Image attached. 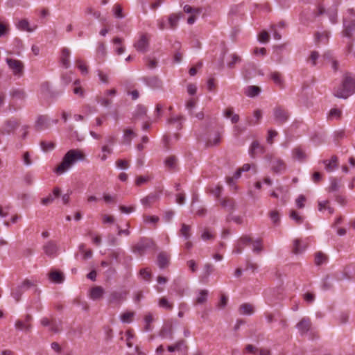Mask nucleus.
Returning <instances> with one entry per match:
<instances>
[{"mask_svg": "<svg viewBox=\"0 0 355 355\" xmlns=\"http://www.w3.org/2000/svg\"><path fill=\"white\" fill-rule=\"evenodd\" d=\"M6 62L9 68L12 71L14 75L21 76L22 74L24 65L21 61L12 58H7Z\"/></svg>", "mask_w": 355, "mask_h": 355, "instance_id": "obj_12", "label": "nucleus"}, {"mask_svg": "<svg viewBox=\"0 0 355 355\" xmlns=\"http://www.w3.org/2000/svg\"><path fill=\"white\" fill-rule=\"evenodd\" d=\"M147 109L145 106L142 105H139L137 107V109L133 114L132 120L134 121L143 119L144 116L146 115Z\"/></svg>", "mask_w": 355, "mask_h": 355, "instance_id": "obj_29", "label": "nucleus"}, {"mask_svg": "<svg viewBox=\"0 0 355 355\" xmlns=\"http://www.w3.org/2000/svg\"><path fill=\"white\" fill-rule=\"evenodd\" d=\"M144 322H145V326H144V331H150L153 330V327L151 325V323L153 322V317L151 313H148L144 317Z\"/></svg>", "mask_w": 355, "mask_h": 355, "instance_id": "obj_40", "label": "nucleus"}, {"mask_svg": "<svg viewBox=\"0 0 355 355\" xmlns=\"http://www.w3.org/2000/svg\"><path fill=\"white\" fill-rule=\"evenodd\" d=\"M355 92V80L349 76H345L342 85L334 92V96L340 98H347Z\"/></svg>", "mask_w": 355, "mask_h": 355, "instance_id": "obj_2", "label": "nucleus"}, {"mask_svg": "<svg viewBox=\"0 0 355 355\" xmlns=\"http://www.w3.org/2000/svg\"><path fill=\"white\" fill-rule=\"evenodd\" d=\"M126 295L127 292L125 291H112L109 296V303L119 305L126 299Z\"/></svg>", "mask_w": 355, "mask_h": 355, "instance_id": "obj_10", "label": "nucleus"}, {"mask_svg": "<svg viewBox=\"0 0 355 355\" xmlns=\"http://www.w3.org/2000/svg\"><path fill=\"white\" fill-rule=\"evenodd\" d=\"M320 54L316 51H313L311 52L309 58L308 59V62H311L312 66L316 65V61L319 58Z\"/></svg>", "mask_w": 355, "mask_h": 355, "instance_id": "obj_54", "label": "nucleus"}, {"mask_svg": "<svg viewBox=\"0 0 355 355\" xmlns=\"http://www.w3.org/2000/svg\"><path fill=\"white\" fill-rule=\"evenodd\" d=\"M51 121L56 124L58 119L51 121L50 118L47 115H40L37 117L35 123V128L37 131H41L50 128Z\"/></svg>", "mask_w": 355, "mask_h": 355, "instance_id": "obj_6", "label": "nucleus"}, {"mask_svg": "<svg viewBox=\"0 0 355 355\" xmlns=\"http://www.w3.org/2000/svg\"><path fill=\"white\" fill-rule=\"evenodd\" d=\"M146 84L153 89H159L162 87V80L157 76H150L144 78Z\"/></svg>", "mask_w": 355, "mask_h": 355, "instance_id": "obj_21", "label": "nucleus"}, {"mask_svg": "<svg viewBox=\"0 0 355 355\" xmlns=\"http://www.w3.org/2000/svg\"><path fill=\"white\" fill-rule=\"evenodd\" d=\"M293 157L295 159L300 162H304L307 158L305 150L300 146L296 147L293 150Z\"/></svg>", "mask_w": 355, "mask_h": 355, "instance_id": "obj_24", "label": "nucleus"}, {"mask_svg": "<svg viewBox=\"0 0 355 355\" xmlns=\"http://www.w3.org/2000/svg\"><path fill=\"white\" fill-rule=\"evenodd\" d=\"M264 152V147L259 141H254L252 143L249 153L252 158H254L257 154H263Z\"/></svg>", "mask_w": 355, "mask_h": 355, "instance_id": "obj_20", "label": "nucleus"}, {"mask_svg": "<svg viewBox=\"0 0 355 355\" xmlns=\"http://www.w3.org/2000/svg\"><path fill=\"white\" fill-rule=\"evenodd\" d=\"M271 80L280 89H284L285 87L284 80L282 74L278 71L272 72L270 75Z\"/></svg>", "mask_w": 355, "mask_h": 355, "instance_id": "obj_23", "label": "nucleus"}, {"mask_svg": "<svg viewBox=\"0 0 355 355\" xmlns=\"http://www.w3.org/2000/svg\"><path fill=\"white\" fill-rule=\"evenodd\" d=\"M17 27L21 31L30 33L34 31L37 28L36 26H35L33 28H31L29 25L28 21L26 19L19 20L17 24Z\"/></svg>", "mask_w": 355, "mask_h": 355, "instance_id": "obj_30", "label": "nucleus"}, {"mask_svg": "<svg viewBox=\"0 0 355 355\" xmlns=\"http://www.w3.org/2000/svg\"><path fill=\"white\" fill-rule=\"evenodd\" d=\"M149 46V38L147 34H142L139 39L134 44L136 50L141 53H145L148 51Z\"/></svg>", "mask_w": 355, "mask_h": 355, "instance_id": "obj_8", "label": "nucleus"}, {"mask_svg": "<svg viewBox=\"0 0 355 355\" xmlns=\"http://www.w3.org/2000/svg\"><path fill=\"white\" fill-rule=\"evenodd\" d=\"M101 150L103 152V155L101 156V159L102 161H105L107 159V154L110 155L113 152L111 146H109L107 144H104L101 148Z\"/></svg>", "mask_w": 355, "mask_h": 355, "instance_id": "obj_45", "label": "nucleus"}, {"mask_svg": "<svg viewBox=\"0 0 355 355\" xmlns=\"http://www.w3.org/2000/svg\"><path fill=\"white\" fill-rule=\"evenodd\" d=\"M137 135L131 129L127 128L123 131L124 141L128 144H130L131 143L132 138L135 137Z\"/></svg>", "mask_w": 355, "mask_h": 355, "instance_id": "obj_39", "label": "nucleus"}, {"mask_svg": "<svg viewBox=\"0 0 355 355\" xmlns=\"http://www.w3.org/2000/svg\"><path fill=\"white\" fill-rule=\"evenodd\" d=\"M252 245V251L256 254H259L263 250L262 240L257 239V240L250 243Z\"/></svg>", "mask_w": 355, "mask_h": 355, "instance_id": "obj_37", "label": "nucleus"}, {"mask_svg": "<svg viewBox=\"0 0 355 355\" xmlns=\"http://www.w3.org/2000/svg\"><path fill=\"white\" fill-rule=\"evenodd\" d=\"M155 244L153 241L148 238H141L135 245L132 248V251L134 254L138 256H143L148 249L153 248Z\"/></svg>", "mask_w": 355, "mask_h": 355, "instance_id": "obj_3", "label": "nucleus"}, {"mask_svg": "<svg viewBox=\"0 0 355 355\" xmlns=\"http://www.w3.org/2000/svg\"><path fill=\"white\" fill-rule=\"evenodd\" d=\"M19 125V122L14 119H9L4 123V125L0 131L1 134H10L14 131Z\"/></svg>", "mask_w": 355, "mask_h": 355, "instance_id": "obj_14", "label": "nucleus"}, {"mask_svg": "<svg viewBox=\"0 0 355 355\" xmlns=\"http://www.w3.org/2000/svg\"><path fill=\"white\" fill-rule=\"evenodd\" d=\"M70 55L71 51L67 47L62 49L60 61L62 67H64L65 69H68L71 66L69 60Z\"/></svg>", "mask_w": 355, "mask_h": 355, "instance_id": "obj_19", "label": "nucleus"}, {"mask_svg": "<svg viewBox=\"0 0 355 355\" xmlns=\"http://www.w3.org/2000/svg\"><path fill=\"white\" fill-rule=\"evenodd\" d=\"M231 60L227 62V67L230 69L234 67L235 64L239 63L241 62V58L236 55V53H233L230 55Z\"/></svg>", "mask_w": 355, "mask_h": 355, "instance_id": "obj_47", "label": "nucleus"}, {"mask_svg": "<svg viewBox=\"0 0 355 355\" xmlns=\"http://www.w3.org/2000/svg\"><path fill=\"white\" fill-rule=\"evenodd\" d=\"M135 316V312L127 311L121 315L120 319L123 323H130Z\"/></svg>", "mask_w": 355, "mask_h": 355, "instance_id": "obj_41", "label": "nucleus"}, {"mask_svg": "<svg viewBox=\"0 0 355 355\" xmlns=\"http://www.w3.org/2000/svg\"><path fill=\"white\" fill-rule=\"evenodd\" d=\"M10 96L18 99H24L26 96V93L23 89H17L10 92Z\"/></svg>", "mask_w": 355, "mask_h": 355, "instance_id": "obj_50", "label": "nucleus"}, {"mask_svg": "<svg viewBox=\"0 0 355 355\" xmlns=\"http://www.w3.org/2000/svg\"><path fill=\"white\" fill-rule=\"evenodd\" d=\"M311 322L309 318H302L300 321L296 324V328L298 329L301 335L306 334L311 329Z\"/></svg>", "mask_w": 355, "mask_h": 355, "instance_id": "obj_16", "label": "nucleus"}, {"mask_svg": "<svg viewBox=\"0 0 355 355\" xmlns=\"http://www.w3.org/2000/svg\"><path fill=\"white\" fill-rule=\"evenodd\" d=\"M143 218L144 221L146 223L156 224L159 220V217L156 216L144 215Z\"/></svg>", "mask_w": 355, "mask_h": 355, "instance_id": "obj_57", "label": "nucleus"}, {"mask_svg": "<svg viewBox=\"0 0 355 355\" xmlns=\"http://www.w3.org/2000/svg\"><path fill=\"white\" fill-rule=\"evenodd\" d=\"M77 67L80 70L83 74H87L88 73L87 67L83 63V62L78 59L76 60Z\"/></svg>", "mask_w": 355, "mask_h": 355, "instance_id": "obj_64", "label": "nucleus"}, {"mask_svg": "<svg viewBox=\"0 0 355 355\" xmlns=\"http://www.w3.org/2000/svg\"><path fill=\"white\" fill-rule=\"evenodd\" d=\"M43 250L48 257H54L57 255L58 247L54 241H49L43 245Z\"/></svg>", "mask_w": 355, "mask_h": 355, "instance_id": "obj_15", "label": "nucleus"}, {"mask_svg": "<svg viewBox=\"0 0 355 355\" xmlns=\"http://www.w3.org/2000/svg\"><path fill=\"white\" fill-rule=\"evenodd\" d=\"M40 323L43 327H48L49 331L55 334H58L61 331V322L56 321L55 319H49L48 318H42Z\"/></svg>", "mask_w": 355, "mask_h": 355, "instance_id": "obj_7", "label": "nucleus"}, {"mask_svg": "<svg viewBox=\"0 0 355 355\" xmlns=\"http://www.w3.org/2000/svg\"><path fill=\"white\" fill-rule=\"evenodd\" d=\"M41 90L45 95L53 97L54 96L53 92L51 89L49 83H44L41 85Z\"/></svg>", "mask_w": 355, "mask_h": 355, "instance_id": "obj_52", "label": "nucleus"}, {"mask_svg": "<svg viewBox=\"0 0 355 355\" xmlns=\"http://www.w3.org/2000/svg\"><path fill=\"white\" fill-rule=\"evenodd\" d=\"M327 261V257L323 253L318 252L315 254V263L316 265L320 266Z\"/></svg>", "mask_w": 355, "mask_h": 355, "instance_id": "obj_49", "label": "nucleus"}, {"mask_svg": "<svg viewBox=\"0 0 355 355\" xmlns=\"http://www.w3.org/2000/svg\"><path fill=\"white\" fill-rule=\"evenodd\" d=\"M159 194L158 193H150L141 199V203L145 207H150L153 203L159 200Z\"/></svg>", "mask_w": 355, "mask_h": 355, "instance_id": "obj_17", "label": "nucleus"}, {"mask_svg": "<svg viewBox=\"0 0 355 355\" xmlns=\"http://www.w3.org/2000/svg\"><path fill=\"white\" fill-rule=\"evenodd\" d=\"M343 35L347 37H352L353 34L355 33V19H343Z\"/></svg>", "mask_w": 355, "mask_h": 355, "instance_id": "obj_11", "label": "nucleus"}, {"mask_svg": "<svg viewBox=\"0 0 355 355\" xmlns=\"http://www.w3.org/2000/svg\"><path fill=\"white\" fill-rule=\"evenodd\" d=\"M197 103V98H191L186 103V108L189 111L191 115L193 114V110L196 107Z\"/></svg>", "mask_w": 355, "mask_h": 355, "instance_id": "obj_46", "label": "nucleus"}, {"mask_svg": "<svg viewBox=\"0 0 355 355\" xmlns=\"http://www.w3.org/2000/svg\"><path fill=\"white\" fill-rule=\"evenodd\" d=\"M273 114L275 122L279 125L286 123L290 116L288 111L282 107H276L273 110Z\"/></svg>", "mask_w": 355, "mask_h": 355, "instance_id": "obj_5", "label": "nucleus"}, {"mask_svg": "<svg viewBox=\"0 0 355 355\" xmlns=\"http://www.w3.org/2000/svg\"><path fill=\"white\" fill-rule=\"evenodd\" d=\"M176 163H177V158H176V157H175L173 155L168 157L164 161L165 166L167 168H168L169 169L175 168V166H176Z\"/></svg>", "mask_w": 355, "mask_h": 355, "instance_id": "obj_42", "label": "nucleus"}, {"mask_svg": "<svg viewBox=\"0 0 355 355\" xmlns=\"http://www.w3.org/2000/svg\"><path fill=\"white\" fill-rule=\"evenodd\" d=\"M49 278L51 282L55 284H61L64 281L63 274L57 270H51L49 273Z\"/></svg>", "mask_w": 355, "mask_h": 355, "instance_id": "obj_27", "label": "nucleus"}, {"mask_svg": "<svg viewBox=\"0 0 355 355\" xmlns=\"http://www.w3.org/2000/svg\"><path fill=\"white\" fill-rule=\"evenodd\" d=\"M24 291L21 290V288H19V286H17L12 292V296L15 299L16 302H19L21 296L22 295Z\"/></svg>", "mask_w": 355, "mask_h": 355, "instance_id": "obj_59", "label": "nucleus"}, {"mask_svg": "<svg viewBox=\"0 0 355 355\" xmlns=\"http://www.w3.org/2000/svg\"><path fill=\"white\" fill-rule=\"evenodd\" d=\"M207 295L208 291L207 290H201L196 298V302L198 304L205 303L207 301Z\"/></svg>", "mask_w": 355, "mask_h": 355, "instance_id": "obj_53", "label": "nucleus"}, {"mask_svg": "<svg viewBox=\"0 0 355 355\" xmlns=\"http://www.w3.org/2000/svg\"><path fill=\"white\" fill-rule=\"evenodd\" d=\"M341 111L336 108H333L329 111V118L331 119H340L341 116Z\"/></svg>", "mask_w": 355, "mask_h": 355, "instance_id": "obj_58", "label": "nucleus"}, {"mask_svg": "<svg viewBox=\"0 0 355 355\" xmlns=\"http://www.w3.org/2000/svg\"><path fill=\"white\" fill-rule=\"evenodd\" d=\"M32 316L31 315H26L24 320H17L15 322V328L20 331H24L26 332H28L32 329Z\"/></svg>", "mask_w": 355, "mask_h": 355, "instance_id": "obj_9", "label": "nucleus"}, {"mask_svg": "<svg viewBox=\"0 0 355 355\" xmlns=\"http://www.w3.org/2000/svg\"><path fill=\"white\" fill-rule=\"evenodd\" d=\"M290 217L296 222L297 224H301L303 222V218L299 214L293 210L291 212Z\"/></svg>", "mask_w": 355, "mask_h": 355, "instance_id": "obj_61", "label": "nucleus"}, {"mask_svg": "<svg viewBox=\"0 0 355 355\" xmlns=\"http://www.w3.org/2000/svg\"><path fill=\"white\" fill-rule=\"evenodd\" d=\"M104 293L105 291L103 287L96 286L91 288L89 291V297L93 300H97L103 297Z\"/></svg>", "mask_w": 355, "mask_h": 355, "instance_id": "obj_22", "label": "nucleus"}, {"mask_svg": "<svg viewBox=\"0 0 355 355\" xmlns=\"http://www.w3.org/2000/svg\"><path fill=\"white\" fill-rule=\"evenodd\" d=\"M269 217L275 225H277L280 222V214L278 211L272 210L269 212Z\"/></svg>", "mask_w": 355, "mask_h": 355, "instance_id": "obj_44", "label": "nucleus"}, {"mask_svg": "<svg viewBox=\"0 0 355 355\" xmlns=\"http://www.w3.org/2000/svg\"><path fill=\"white\" fill-rule=\"evenodd\" d=\"M306 245H302L300 239H295L293 241V252L294 254H300L305 250Z\"/></svg>", "mask_w": 355, "mask_h": 355, "instance_id": "obj_33", "label": "nucleus"}, {"mask_svg": "<svg viewBox=\"0 0 355 355\" xmlns=\"http://www.w3.org/2000/svg\"><path fill=\"white\" fill-rule=\"evenodd\" d=\"M342 179L338 178L331 177L330 178V185L327 188L328 192H336L341 187Z\"/></svg>", "mask_w": 355, "mask_h": 355, "instance_id": "obj_25", "label": "nucleus"}, {"mask_svg": "<svg viewBox=\"0 0 355 355\" xmlns=\"http://www.w3.org/2000/svg\"><path fill=\"white\" fill-rule=\"evenodd\" d=\"M252 242V239L247 235H243L239 238L235 244L234 248L232 251L235 254H241L243 252L245 245H248Z\"/></svg>", "mask_w": 355, "mask_h": 355, "instance_id": "obj_13", "label": "nucleus"}, {"mask_svg": "<svg viewBox=\"0 0 355 355\" xmlns=\"http://www.w3.org/2000/svg\"><path fill=\"white\" fill-rule=\"evenodd\" d=\"M191 229L190 225L182 223L181 229L180 230V234L182 236L184 239L189 240L191 237Z\"/></svg>", "mask_w": 355, "mask_h": 355, "instance_id": "obj_34", "label": "nucleus"}, {"mask_svg": "<svg viewBox=\"0 0 355 355\" xmlns=\"http://www.w3.org/2000/svg\"><path fill=\"white\" fill-rule=\"evenodd\" d=\"M85 155L79 149H71L64 155L61 163L55 168L54 171L61 175L71 168L76 162L84 161Z\"/></svg>", "mask_w": 355, "mask_h": 355, "instance_id": "obj_1", "label": "nucleus"}, {"mask_svg": "<svg viewBox=\"0 0 355 355\" xmlns=\"http://www.w3.org/2000/svg\"><path fill=\"white\" fill-rule=\"evenodd\" d=\"M329 39V34L328 33L323 32V33H317L315 34V41L317 42H324L326 43L328 41Z\"/></svg>", "mask_w": 355, "mask_h": 355, "instance_id": "obj_51", "label": "nucleus"}, {"mask_svg": "<svg viewBox=\"0 0 355 355\" xmlns=\"http://www.w3.org/2000/svg\"><path fill=\"white\" fill-rule=\"evenodd\" d=\"M184 11L187 13L196 14L199 15L201 12V10L200 8H195L191 7L189 5H185L184 6Z\"/></svg>", "mask_w": 355, "mask_h": 355, "instance_id": "obj_60", "label": "nucleus"}, {"mask_svg": "<svg viewBox=\"0 0 355 355\" xmlns=\"http://www.w3.org/2000/svg\"><path fill=\"white\" fill-rule=\"evenodd\" d=\"M175 351L187 353L188 347L184 340H180L174 344Z\"/></svg>", "mask_w": 355, "mask_h": 355, "instance_id": "obj_38", "label": "nucleus"}, {"mask_svg": "<svg viewBox=\"0 0 355 355\" xmlns=\"http://www.w3.org/2000/svg\"><path fill=\"white\" fill-rule=\"evenodd\" d=\"M169 262V256L164 252L159 253L157 255V265L160 268L166 267Z\"/></svg>", "mask_w": 355, "mask_h": 355, "instance_id": "obj_28", "label": "nucleus"}, {"mask_svg": "<svg viewBox=\"0 0 355 355\" xmlns=\"http://www.w3.org/2000/svg\"><path fill=\"white\" fill-rule=\"evenodd\" d=\"M179 19L180 16L178 14H171L169 16L168 23L171 29H175L177 27Z\"/></svg>", "mask_w": 355, "mask_h": 355, "instance_id": "obj_43", "label": "nucleus"}, {"mask_svg": "<svg viewBox=\"0 0 355 355\" xmlns=\"http://www.w3.org/2000/svg\"><path fill=\"white\" fill-rule=\"evenodd\" d=\"M159 306L166 310L171 311L173 308V304L168 300L166 297H162L159 300Z\"/></svg>", "mask_w": 355, "mask_h": 355, "instance_id": "obj_35", "label": "nucleus"}, {"mask_svg": "<svg viewBox=\"0 0 355 355\" xmlns=\"http://www.w3.org/2000/svg\"><path fill=\"white\" fill-rule=\"evenodd\" d=\"M106 47L103 43H99L96 50V54L98 58H104L106 55Z\"/></svg>", "mask_w": 355, "mask_h": 355, "instance_id": "obj_48", "label": "nucleus"}, {"mask_svg": "<svg viewBox=\"0 0 355 355\" xmlns=\"http://www.w3.org/2000/svg\"><path fill=\"white\" fill-rule=\"evenodd\" d=\"M61 80L64 85H69L72 81L71 72L62 74Z\"/></svg>", "mask_w": 355, "mask_h": 355, "instance_id": "obj_62", "label": "nucleus"}, {"mask_svg": "<svg viewBox=\"0 0 355 355\" xmlns=\"http://www.w3.org/2000/svg\"><path fill=\"white\" fill-rule=\"evenodd\" d=\"M324 164V168L327 172H332L338 167V158L336 155H333L330 159L322 161Z\"/></svg>", "mask_w": 355, "mask_h": 355, "instance_id": "obj_18", "label": "nucleus"}, {"mask_svg": "<svg viewBox=\"0 0 355 355\" xmlns=\"http://www.w3.org/2000/svg\"><path fill=\"white\" fill-rule=\"evenodd\" d=\"M261 92V88L258 86L250 85L245 88V94L248 97L257 96Z\"/></svg>", "mask_w": 355, "mask_h": 355, "instance_id": "obj_31", "label": "nucleus"}, {"mask_svg": "<svg viewBox=\"0 0 355 355\" xmlns=\"http://www.w3.org/2000/svg\"><path fill=\"white\" fill-rule=\"evenodd\" d=\"M19 286V288H21V290H23L24 291H26L30 289L31 288L35 286V284H34V282H33L28 279H26Z\"/></svg>", "mask_w": 355, "mask_h": 355, "instance_id": "obj_56", "label": "nucleus"}, {"mask_svg": "<svg viewBox=\"0 0 355 355\" xmlns=\"http://www.w3.org/2000/svg\"><path fill=\"white\" fill-rule=\"evenodd\" d=\"M266 158L269 161L270 169L274 173L281 174L286 171V164L281 158L272 155H267Z\"/></svg>", "mask_w": 355, "mask_h": 355, "instance_id": "obj_4", "label": "nucleus"}, {"mask_svg": "<svg viewBox=\"0 0 355 355\" xmlns=\"http://www.w3.org/2000/svg\"><path fill=\"white\" fill-rule=\"evenodd\" d=\"M223 116L230 119L232 123H238L240 119L239 114L234 113V109L232 107H229L223 111Z\"/></svg>", "mask_w": 355, "mask_h": 355, "instance_id": "obj_26", "label": "nucleus"}, {"mask_svg": "<svg viewBox=\"0 0 355 355\" xmlns=\"http://www.w3.org/2000/svg\"><path fill=\"white\" fill-rule=\"evenodd\" d=\"M239 309L241 314L252 315L254 313V307L250 304H243Z\"/></svg>", "mask_w": 355, "mask_h": 355, "instance_id": "obj_36", "label": "nucleus"}, {"mask_svg": "<svg viewBox=\"0 0 355 355\" xmlns=\"http://www.w3.org/2000/svg\"><path fill=\"white\" fill-rule=\"evenodd\" d=\"M114 14L115 17L117 18L121 19V18L124 17V15L123 14V9H122L121 6L119 4H116L114 6Z\"/></svg>", "mask_w": 355, "mask_h": 355, "instance_id": "obj_63", "label": "nucleus"}, {"mask_svg": "<svg viewBox=\"0 0 355 355\" xmlns=\"http://www.w3.org/2000/svg\"><path fill=\"white\" fill-rule=\"evenodd\" d=\"M220 205L228 211H233L235 209V202L231 198H224L220 200Z\"/></svg>", "mask_w": 355, "mask_h": 355, "instance_id": "obj_32", "label": "nucleus"}, {"mask_svg": "<svg viewBox=\"0 0 355 355\" xmlns=\"http://www.w3.org/2000/svg\"><path fill=\"white\" fill-rule=\"evenodd\" d=\"M40 146L42 149L46 152L49 150H52L55 148V144L53 142H46V141H41Z\"/></svg>", "mask_w": 355, "mask_h": 355, "instance_id": "obj_55", "label": "nucleus"}]
</instances>
